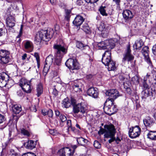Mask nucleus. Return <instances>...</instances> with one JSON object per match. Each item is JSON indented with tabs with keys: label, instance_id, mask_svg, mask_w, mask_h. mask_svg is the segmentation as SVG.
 Segmentation results:
<instances>
[{
	"label": "nucleus",
	"instance_id": "f257e3e1",
	"mask_svg": "<svg viewBox=\"0 0 156 156\" xmlns=\"http://www.w3.org/2000/svg\"><path fill=\"white\" fill-rule=\"evenodd\" d=\"M55 50L56 54L54 64L60 65L63 56L67 52V49L65 47L64 43L62 40H58L53 45Z\"/></svg>",
	"mask_w": 156,
	"mask_h": 156
},
{
	"label": "nucleus",
	"instance_id": "f03ea898",
	"mask_svg": "<svg viewBox=\"0 0 156 156\" xmlns=\"http://www.w3.org/2000/svg\"><path fill=\"white\" fill-rule=\"evenodd\" d=\"M54 32V30L51 28L41 30L36 34L34 41L40 43L42 40L45 41L46 39L49 40L52 37Z\"/></svg>",
	"mask_w": 156,
	"mask_h": 156
},
{
	"label": "nucleus",
	"instance_id": "7ed1b4c3",
	"mask_svg": "<svg viewBox=\"0 0 156 156\" xmlns=\"http://www.w3.org/2000/svg\"><path fill=\"white\" fill-rule=\"evenodd\" d=\"M116 132V130L114 125L111 123L108 122V142L111 143L114 141H115L117 144L118 140L120 141L118 138H115V135Z\"/></svg>",
	"mask_w": 156,
	"mask_h": 156
},
{
	"label": "nucleus",
	"instance_id": "20e7f679",
	"mask_svg": "<svg viewBox=\"0 0 156 156\" xmlns=\"http://www.w3.org/2000/svg\"><path fill=\"white\" fill-rule=\"evenodd\" d=\"M65 64L71 71L74 69H78L80 68L79 64L76 59L69 58L67 60Z\"/></svg>",
	"mask_w": 156,
	"mask_h": 156
},
{
	"label": "nucleus",
	"instance_id": "39448f33",
	"mask_svg": "<svg viewBox=\"0 0 156 156\" xmlns=\"http://www.w3.org/2000/svg\"><path fill=\"white\" fill-rule=\"evenodd\" d=\"M119 96V92L116 89L108 90V103L112 104L114 100Z\"/></svg>",
	"mask_w": 156,
	"mask_h": 156
},
{
	"label": "nucleus",
	"instance_id": "423d86ee",
	"mask_svg": "<svg viewBox=\"0 0 156 156\" xmlns=\"http://www.w3.org/2000/svg\"><path fill=\"white\" fill-rule=\"evenodd\" d=\"M141 133V128L138 126L132 127L129 128V137L132 139L138 137Z\"/></svg>",
	"mask_w": 156,
	"mask_h": 156
},
{
	"label": "nucleus",
	"instance_id": "0eeeda50",
	"mask_svg": "<svg viewBox=\"0 0 156 156\" xmlns=\"http://www.w3.org/2000/svg\"><path fill=\"white\" fill-rule=\"evenodd\" d=\"M86 106L82 103H78L76 104H73V110L74 113H77L80 112L82 114L86 112L87 110Z\"/></svg>",
	"mask_w": 156,
	"mask_h": 156
},
{
	"label": "nucleus",
	"instance_id": "6e6552de",
	"mask_svg": "<svg viewBox=\"0 0 156 156\" xmlns=\"http://www.w3.org/2000/svg\"><path fill=\"white\" fill-rule=\"evenodd\" d=\"M9 53L6 50H0V60L3 64L8 63L10 59Z\"/></svg>",
	"mask_w": 156,
	"mask_h": 156
},
{
	"label": "nucleus",
	"instance_id": "1a4fd4ad",
	"mask_svg": "<svg viewBox=\"0 0 156 156\" xmlns=\"http://www.w3.org/2000/svg\"><path fill=\"white\" fill-rule=\"evenodd\" d=\"M73 151L68 147H65L59 150L58 154L60 156H71L73 155Z\"/></svg>",
	"mask_w": 156,
	"mask_h": 156
},
{
	"label": "nucleus",
	"instance_id": "9d476101",
	"mask_svg": "<svg viewBox=\"0 0 156 156\" xmlns=\"http://www.w3.org/2000/svg\"><path fill=\"white\" fill-rule=\"evenodd\" d=\"M122 15L125 22L130 23L133 16V13L129 10H126L122 12Z\"/></svg>",
	"mask_w": 156,
	"mask_h": 156
},
{
	"label": "nucleus",
	"instance_id": "9b49d317",
	"mask_svg": "<svg viewBox=\"0 0 156 156\" xmlns=\"http://www.w3.org/2000/svg\"><path fill=\"white\" fill-rule=\"evenodd\" d=\"M9 80V76L5 72L0 74V87H3L6 86L7 81Z\"/></svg>",
	"mask_w": 156,
	"mask_h": 156
},
{
	"label": "nucleus",
	"instance_id": "f8f14e48",
	"mask_svg": "<svg viewBox=\"0 0 156 156\" xmlns=\"http://www.w3.org/2000/svg\"><path fill=\"white\" fill-rule=\"evenodd\" d=\"M131 50L130 49V45H128L127 47L126 51L125 54L123 55L122 61L123 63H125L126 61L128 62L132 60L133 59V56L131 54Z\"/></svg>",
	"mask_w": 156,
	"mask_h": 156
},
{
	"label": "nucleus",
	"instance_id": "ddd939ff",
	"mask_svg": "<svg viewBox=\"0 0 156 156\" xmlns=\"http://www.w3.org/2000/svg\"><path fill=\"white\" fill-rule=\"evenodd\" d=\"M149 48L148 46L144 47L141 51V53L144 56L145 60L148 63H151V62L149 56Z\"/></svg>",
	"mask_w": 156,
	"mask_h": 156
},
{
	"label": "nucleus",
	"instance_id": "4468645a",
	"mask_svg": "<svg viewBox=\"0 0 156 156\" xmlns=\"http://www.w3.org/2000/svg\"><path fill=\"white\" fill-rule=\"evenodd\" d=\"M23 46L25 51L28 52H32L33 49V44L32 42L29 40H26L23 42Z\"/></svg>",
	"mask_w": 156,
	"mask_h": 156
},
{
	"label": "nucleus",
	"instance_id": "2eb2a0df",
	"mask_svg": "<svg viewBox=\"0 0 156 156\" xmlns=\"http://www.w3.org/2000/svg\"><path fill=\"white\" fill-rule=\"evenodd\" d=\"M109 57L110 59L108 62V70L109 71L114 70L117 69V66H116L115 62L112 60L111 58V53L110 52Z\"/></svg>",
	"mask_w": 156,
	"mask_h": 156
},
{
	"label": "nucleus",
	"instance_id": "dca6fc26",
	"mask_svg": "<svg viewBox=\"0 0 156 156\" xmlns=\"http://www.w3.org/2000/svg\"><path fill=\"white\" fill-rule=\"evenodd\" d=\"M83 86L80 81L76 80L73 83L72 87L75 92H80L81 91V89Z\"/></svg>",
	"mask_w": 156,
	"mask_h": 156
},
{
	"label": "nucleus",
	"instance_id": "f3484780",
	"mask_svg": "<svg viewBox=\"0 0 156 156\" xmlns=\"http://www.w3.org/2000/svg\"><path fill=\"white\" fill-rule=\"evenodd\" d=\"M100 130L98 132V133L99 135L104 134V140L105 141L107 138V125H105L104 128L100 127Z\"/></svg>",
	"mask_w": 156,
	"mask_h": 156
},
{
	"label": "nucleus",
	"instance_id": "a211bd4d",
	"mask_svg": "<svg viewBox=\"0 0 156 156\" xmlns=\"http://www.w3.org/2000/svg\"><path fill=\"white\" fill-rule=\"evenodd\" d=\"M84 21V19L83 17L78 15L75 18L73 23L76 26H79L81 25Z\"/></svg>",
	"mask_w": 156,
	"mask_h": 156
},
{
	"label": "nucleus",
	"instance_id": "6ab92c4d",
	"mask_svg": "<svg viewBox=\"0 0 156 156\" xmlns=\"http://www.w3.org/2000/svg\"><path fill=\"white\" fill-rule=\"evenodd\" d=\"M96 89H97L94 87H91L89 88L87 91L88 95L94 98H97L98 93Z\"/></svg>",
	"mask_w": 156,
	"mask_h": 156
},
{
	"label": "nucleus",
	"instance_id": "aec40b11",
	"mask_svg": "<svg viewBox=\"0 0 156 156\" xmlns=\"http://www.w3.org/2000/svg\"><path fill=\"white\" fill-rule=\"evenodd\" d=\"M6 24L9 27H12L15 25V20L13 16H9L6 19Z\"/></svg>",
	"mask_w": 156,
	"mask_h": 156
},
{
	"label": "nucleus",
	"instance_id": "412c9836",
	"mask_svg": "<svg viewBox=\"0 0 156 156\" xmlns=\"http://www.w3.org/2000/svg\"><path fill=\"white\" fill-rule=\"evenodd\" d=\"M113 104L114 103L111 104V105L109 104L108 106V112L109 111V112L108 113V115H111L115 113L117 111L116 107Z\"/></svg>",
	"mask_w": 156,
	"mask_h": 156
},
{
	"label": "nucleus",
	"instance_id": "4be33fe9",
	"mask_svg": "<svg viewBox=\"0 0 156 156\" xmlns=\"http://www.w3.org/2000/svg\"><path fill=\"white\" fill-rule=\"evenodd\" d=\"M24 145L27 148L32 149L35 147L36 142L32 140H29L25 143Z\"/></svg>",
	"mask_w": 156,
	"mask_h": 156
},
{
	"label": "nucleus",
	"instance_id": "5701e85b",
	"mask_svg": "<svg viewBox=\"0 0 156 156\" xmlns=\"http://www.w3.org/2000/svg\"><path fill=\"white\" fill-rule=\"evenodd\" d=\"M75 103V101L74 100H72L71 102L70 101L68 98L64 99L63 101V105L66 108H68L70 106L71 103L73 104Z\"/></svg>",
	"mask_w": 156,
	"mask_h": 156
},
{
	"label": "nucleus",
	"instance_id": "b1692460",
	"mask_svg": "<svg viewBox=\"0 0 156 156\" xmlns=\"http://www.w3.org/2000/svg\"><path fill=\"white\" fill-rule=\"evenodd\" d=\"M144 44V42L141 40H136L133 45L134 49L140 50Z\"/></svg>",
	"mask_w": 156,
	"mask_h": 156
},
{
	"label": "nucleus",
	"instance_id": "393cba45",
	"mask_svg": "<svg viewBox=\"0 0 156 156\" xmlns=\"http://www.w3.org/2000/svg\"><path fill=\"white\" fill-rule=\"evenodd\" d=\"M116 38L111 39L108 40V47L110 49H112L115 46V43L117 42Z\"/></svg>",
	"mask_w": 156,
	"mask_h": 156
},
{
	"label": "nucleus",
	"instance_id": "a878e982",
	"mask_svg": "<svg viewBox=\"0 0 156 156\" xmlns=\"http://www.w3.org/2000/svg\"><path fill=\"white\" fill-rule=\"evenodd\" d=\"M13 112L16 114H19L22 110L21 105H15L12 107Z\"/></svg>",
	"mask_w": 156,
	"mask_h": 156
},
{
	"label": "nucleus",
	"instance_id": "bb28decb",
	"mask_svg": "<svg viewBox=\"0 0 156 156\" xmlns=\"http://www.w3.org/2000/svg\"><path fill=\"white\" fill-rule=\"evenodd\" d=\"M147 137L152 140H156V131H150L147 134Z\"/></svg>",
	"mask_w": 156,
	"mask_h": 156
},
{
	"label": "nucleus",
	"instance_id": "cd10ccee",
	"mask_svg": "<svg viewBox=\"0 0 156 156\" xmlns=\"http://www.w3.org/2000/svg\"><path fill=\"white\" fill-rule=\"evenodd\" d=\"M76 140L78 144L82 146L85 145L88 142V141L87 139L82 137L77 138Z\"/></svg>",
	"mask_w": 156,
	"mask_h": 156
},
{
	"label": "nucleus",
	"instance_id": "c85d7f7f",
	"mask_svg": "<svg viewBox=\"0 0 156 156\" xmlns=\"http://www.w3.org/2000/svg\"><path fill=\"white\" fill-rule=\"evenodd\" d=\"M37 95L39 97L42 93L43 92V88L41 83L39 84L37 87Z\"/></svg>",
	"mask_w": 156,
	"mask_h": 156
},
{
	"label": "nucleus",
	"instance_id": "c756f323",
	"mask_svg": "<svg viewBox=\"0 0 156 156\" xmlns=\"http://www.w3.org/2000/svg\"><path fill=\"white\" fill-rule=\"evenodd\" d=\"M67 124L68 127V130H71L75 133H77L78 131L75 127H73L72 126L71 121L70 120H68L67 122Z\"/></svg>",
	"mask_w": 156,
	"mask_h": 156
},
{
	"label": "nucleus",
	"instance_id": "7c9ffc66",
	"mask_svg": "<svg viewBox=\"0 0 156 156\" xmlns=\"http://www.w3.org/2000/svg\"><path fill=\"white\" fill-rule=\"evenodd\" d=\"M30 83V82L21 87L23 90L27 93H29L31 91Z\"/></svg>",
	"mask_w": 156,
	"mask_h": 156
},
{
	"label": "nucleus",
	"instance_id": "2f4dec72",
	"mask_svg": "<svg viewBox=\"0 0 156 156\" xmlns=\"http://www.w3.org/2000/svg\"><path fill=\"white\" fill-rule=\"evenodd\" d=\"M150 94V92L148 89H145L143 90L141 93L142 98V99H146L149 97Z\"/></svg>",
	"mask_w": 156,
	"mask_h": 156
},
{
	"label": "nucleus",
	"instance_id": "473e14b6",
	"mask_svg": "<svg viewBox=\"0 0 156 156\" xmlns=\"http://www.w3.org/2000/svg\"><path fill=\"white\" fill-rule=\"evenodd\" d=\"M53 58L52 55H49L46 58L45 60V64L50 66L53 62Z\"/></svg>",
	"mask_w": 156,
	"mask_h": 156
},
{
	"label": "nucleus",
	"instance_id": "72a5a7b5",
	"mask_svg": "<svg viewBox=\"0 0 156 156\" xmlns=\"http://www.w3.org/2000/svg\"><path fill=\"white\" fill-rule=\"evenodd\" d=\"M30 82L28 81L27 80L24 78H22L20 79L19 82V85L21 87H23L26 84H27Z\"/></svg>",
	"mask_w": 156,
	"mask_h": 156
},
{
	"label": "nucleus",
	"instance_id": "f704fd0d",
	"mask_svg": "<svg viewBox=\"0 0 156 156\" xmlns=\"http://www.w3.org/2000/svg\"><path fill=\"white\" fill-rule=\"evenodd\" d=\"M144 123L146 126H150L152 123V121L150 118L145 119L143 120Z\"/></svg>",
	"mask_w": 156,
	"mask_h": 156
},
{
	"label": "nucleus",
	"instance_id": "c9c22d12",
	"mask_svg": "<svg viewBox=\"0 0 156 156\" xmlns=\"http://www.w3.org/2000/svg\"><path fill=\"white\" fill-rule=\"evenodd\" d=\"M20 130L21 133L24 136L29 137L30 135V132L23 128L21 129Z\"/></svg>",
	"mask_w": 156,
	"mask_h": 156
},
{
	"label": "nucleus",
	"instance_id": "e433bc0d",
	"mask_svg": "<svg viewBox=\"0 0 156 156\" xmlns=\"http://www.w3.org/2000/svg\"><path fill=\"white\" fill-rule=\"evenodd\" d=\"M50 66L46 64H45L43 69V75L46 76L48 73Z\"/></svg>",
	"mask_w": 156,
	"mask_h": 156
},
{
	"label": "nucleus",
	"instance_id": "4c0bfd02",
	"mask_svg": "<svg viewBox=\"0 0 156 156\" xmlns=\"http://www.w3.org/2000/svg\"><path fill=\"white\" fill-rule=\"evenodd\" d=\"M82 29L86 33H88L90 32V28L87 24H84L82 26Z\"/></svg>",
	"mask_w": 156,
	"mask_h": 156
},
{
	"label": "nucleus",
	"instance_id": "58836bf2",
	"mask_svg": "<svg viewBox=\"0 0 156 156\" xmlns=\"http://www.w3.org/2000/svg\"><path fill=\"white\" fill-rule=\"evenodd\" d=\"M107 52V51L106 50L105 51L104 54L103 55L101 59V62L105 66H107V57H106L105 60H104V58L105 57V55L106 54V53Z\"/></svg>",
	"mask_w": 156,
	"mask_h": 156
},
{
	"label": "nucleus",
	"instance_id": "ea45409f",
	"mask_svg": "<svg viewBox=\"0 0 156 156\" xmlns=\"http://www.w3.org/2000/svg\"><path fill=\"white\" fill-rule=\"evenodd\" d=\"M98 47L100 48V49H105L107 48V45L105 44L103 41L98 43Z\"/></svg>",
	"mask_w": 156,
	"mask_h": 156
},
{
	"label": "nucleus",
	"instance_id": "a19ab883",
	"mask_svg": "<svg viewBox=\"0 0 156 156\" xmlns=\"http://www.w3.org/2000/svg\"><path fill=\"white\" fill-rule=\"evenodd\" d=\"M71 13V11L70 10H66V16H65V19L69 20L70 19V14Z\"/></svg>",
	"mask_w": 156,
	"mask_h": 156
},
{
	"label": "nucleus",
	"instance_id": "79ce46f5",
	"mask_svg": "<svg viewBox=\"0 0 156 156\" xmlns=\"http://www.w3.org/2000/svg\"><path fill=\"white\" fill-rule=\"evenodd\" d=\"M105 7H101L99 9V11L101 13V14L103 16H106L107 14L106 12V10L105 9Z\"/></svg>",
	"mask_w": 156,
	"mask_h": 156
},
{
	"label": "nucleus",
	"instance_id": "37998d69",
	"mask_svg": "<svg viewBox=\"0 0 156 156\" xmlns=\"http://www.w3.org/2000/svg\"><path fill=\"white\" fill-rule=\"evenodd\" d=\"M93 3H90L87 6L86 9L89 10H93L94 9L95 5Z\"/></svg>",
	"mask_w": 156,
	"mask_h": 156
},
{
	"label": "nucleus",
	"instance_id": "c03bdc74",
	"mask_svg": "<svg viewBox=\"0 0 156 156\" xmlns=\"http://www.w3.org/2000/svg\"><path fill=\"white\" fill-rule=\"evenodd\" d=\"M94 145L95 147L97 149H99L101 147V144L97 140L94 141Z\"/></svg>",
	"mask_w": 156,
	"mask_h": 156
},
{
	"label": "nucleus",
	"instance_id": "a18cd8bd",
	"mask_svg": "<svg viewBox=\"0 0 156 156\" xmlns=\"http://www.w3.org/2000/svg\"><path fill=\"white\" fill-rule=\"evenodd\" d=\"M132 81L134 83H139V78L137 76H135L132 78Z\"/></svg>",
	"mask_w": 156,
	"mask_h": 156
},
{
	"label": "nucleus",
	"instance_id": "49530a36",
	"mask_svg": "<svg viewBox=\"0 0 156 156\" xmlns=\"http://www.w3.org/2000/svg\"><path fill=\"white\" fill-rule=\"evenodd\" d=\"M76 46L78 48L82 50L83 49L84 45L81 42H77L76 43Z\"/></svg>",
	"mask_w": 156,
	"mask_h": 156
},
{
	"label": "nucleus",
	"instance_id": "de8ad7c7",
	"mask_svg": "<svg viewBox=\"0 0 156 156\" xmlns=\"http://www.w3.org/2000/svg\"><path fill=\"white\" fill-rule=\"evenodd\" d=\"M146 78H144V82L143 83V85L145 89H148L149 88V86L146 83Z\"/></svg>",
	"mask_w": 156,
	"mask_h": 156
},
{
	"label": "nucleus",
	"instance_id": "09e8293b",
	"mask_svg": "<svg viewBox=\"0 0 156 156\" xmlns=\"http://www.w3.org/2000/svg\"><path fill=\"white\" fill-rule=\"evenodd\" d=\"M49 132L50 134L54 136L58 134L57 131L54 129H49Z\"/></svg>",
	"mask_w": 156,
	"mask_h": 156
},
{
	"label": "nucleus",
	"instance_id": "8fccbe9b",
	"mask_svg": "<svg viewBox=\"0 0 156 156\" xmlns=\"http://www.w3.org/2000/svg\"><path fill=\"white\" fill-rule=\"evenodd\" d=\"M60 119L62 122H63L67 120L66 117L64 115L61 114L60 115Z\"/></svg>",
	"mask_w": 156,
	"mask_h": 156
},
{
	"label": "nucleus",
	"instance_id": "3c124183",
	"mask_svg": "<svg viewBox=\"0 0 156 156\" xmlns=\"http://www.w3.org/2000/svg\"><path fill=\"white\" fill-rule=\"evenodd\" d=\"M5 119L4 116L0 114V124L5 121Z\"/></svg>",
	"mask_w": 156,
	"mask_h": 156
},
{
	"label": "nucleus",
	"instance_id": "603ef678",
	"mask_svg": "<svg viewBox=\"0 0 156 156\" xmlns=\"http://www.w3.org/2000/svg\"><path fill=\"white\" fill-rule=\"evenodd\" d=\"M136 2H134L133 1H130L129 2L130 6L131 7H133L136 5Z\"/></svg>",
	"mask_w": 156,
	"mask_h": 156
},
{
	"label": "nucleus",
	"instance_id": "864d4df0",
	"mask_svg": "<svg viewBox=\"0 0 156 156\" xmlns=\"http://www.w3.org/2000/svg\"><path fill=\"white\" fill-rule=\"evenodd\" d=\"M35 55L36 57V61L37 63L38 68H39L40 66V61H39V57L37 54H35Z\"/></svg>",
	"mask_w": 156,
	"mask_h": 156
},
{
	"label": "nucleus",
	"instance_id": "5fc2aeb1",
	"mask_svg": "<svg viewBox=\"0 0 156 156\" xmlns=\"http://www.w3.org/2000/svg\"><path fill=\"white\" fill-rule=\"evenodd\" d=\"M49 117H52L53 115V113L52 110L49 109L48 110L47 115Z\"/></svg>",
	"mask_w": 156,
	"mask_h": 156
},
{
	"label": "nucleus",
	"instance_id": "6e6d98bb",
	"mask_svg": "<svg viewBox=\"0 0 156 156\" xmlns=\"http://www.w3.org/2000/svg\"><path fill=\"white\" fill-rule=\"evenodd\" d=\"M152 51L153 53L156 55V44H154L152 48Z\"/></svg>",
	"mask_w": 156,
	"mask_h": 156
},
{
	"label": "nucleus",
	"instance_id": "4d7b16f0",
	"mask_svg": "<svg viewBox=\"0 0 156 156\" xmlns=\"http://www.w3.org/2000/svg\"><path fill=\"white\" fill-rule=\"evenodd\" d=\"M23 156H36V155L34 153H28L24 154Z\"/></svg>",
	"mask_w": 156,
	"mask_h": 156
},
{
	"label": "nucleus",
	"instance_id": "13d9d810",
	"mask_svg": "<svg viewBox=\"0 0 156 156\" xmlns=\"http://www.w3.org/2000/svg\"><path fill=\"white\" fill-rule=\"evenodd\" d=\"M76 4L77 5L80 6L83 5V2L82 0H78L76 1Z\"/></svg>",
	"mask_w": 156,
	"mask_h": 156
},
{
	"label": "nucleus",
	"instance_id": "bf43d9fd",
	"mask_svg": "<svg viewBox=\"0 0 156 156\" xmlns=\"http://www.w3.org/2000/svg\"><path fill=\"white\" fill-rule=\"evenodd\" d=\"M55 30L57 34L59 30V27L58 25H56L55 27Z\"/></svg>",
	"mask_w": 156,
	"mask_h": 156
},
{
	"label": "nucleus",
	"instance_id": "052dcab7",
	"mask_svg": "<svg viewBox=\"0 0 156 156\" xmlns=\"http://www.w3.org/2000/svg\"><path fill=\"white\" fill-rule=\"evenodd\" d=\"M23 28V25H21V27L20 30V33L19 35H18V37H20L22 35V30Z\"/></svg>",
	"mask_w": 156,
	"mask_h": 156
},
{
	"label": "nucleus",
	"instance_id": "680f3d73",
	"mask_svg": "<svg viewBox=\"0 0 156 156\" xmlns=\"http://www.w3.org/2000/svg\"><path fill=\"white\" fill-rule=\"evenodd\" d=\"M126 91L127 93L129 94H131L132 92V90L129 87H127L126 88Z\"/></svg>",
	"mask_w": 156,
	"mask_h": 156
},
{
	"label": "nucleus",
	"instance_id": "e2e57ef3",
	"mask_svg": "<svg viewBox=\"0 0 156 156\" xmlns=\"http://www.w3.org/2000/svg\"><path fill=\"white\" fill-rule=\"evenodd\" d=\"M48 112V110L46 109H44L42 110V114L44 115H47V113Z\"/></svg>",
	"mask_w": 156,
	"mask_h": 156
},
{
	"label": "nucleus",
	"instance_id": "0e129e2a",
	"mask_svg": "<svg viewBox=\"0 0 156 156\" xmlns=\"http://www.w3.org/2000/svg\"><path fill=\"white\" fill-rule=\"evenodd\" d=\"M113 1L115 2L117 6H119L120 2V0H113Z\"/></svg>",
	"mask_w": 156,
	"mask_h": 156
},
{
	"label": "nucleus",
	"instance_id": "69168bd1",
	"mask_svg": "<svg viewBox=\"0 0 156 156\" xmlns=\"http://www.w3.org/2000/svg\"><path fill=\"white\" fill-rule=\"evenodd\" d=\"M27 57V54L26 53L24 54L22 56V59L23 60H24Z\"/></svg>",
	"mask_w": 156,
	"mask_h": 156
},
{
	"label": "nucleus",
	"instance_id": "338daca9",
	"mask_svg": "<svg viewBox=\"0 0 156 156\" xmlns=\"http://www.w3.org/2000/svg\"><path fill=\"white\" fill-rule=\"evenodd\" d=\"M52 93L55 95H57L58 94V91L55 89V88L53 90V91Z\"/></svg>",
	"mask_w": 156,
	"mask_h": 156
},
{
	"label": "nucleus",
	"instance_id": "774afa93",
	"mask_svg": "<svg viewBox=\"0 0 156 156\" xmlns=\"http://www.w3.org/2000/svg\"><path fill=\"white\" fill-rule=\"evenodd\" d=\"M30 110L33 112H36L37 111L36 108H35V106H34L30 108Z\"/></svg>",
	"mask_w": 156,
	"mask_h": 156
}]
</instances>
